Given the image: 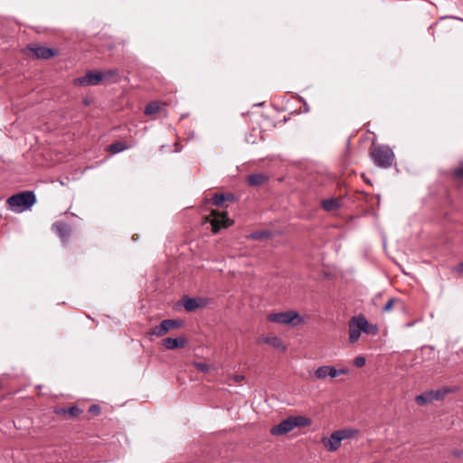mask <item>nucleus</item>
I'll list each match as a JSON object with an SVG mask.
<instances>
[{
  "label": "nucleus",
  "instance_id": "nucleus-23",
  "mask_svg": "<svg viewBox=\"0 0 463 463\" xmlns=\"http://www.w3.org/2000/svg\"><path fill=\"white\" fill-rule=\"evenodd\" d=\"M363 332L369 335H375L378 332V327L375 325H370L367 322V325L363 328Z\"/></svg>",
  "mask_w": 463,
  "mask_h": 463
},
{
  "label": "nucleus",
  "instance_id": "nucleus-9",
  "mask_svg": "<svg viewBox=\"0 0 463 463\" xmlns=\"http://www.w3.org/2000/svg\"><path fill=\"white\" fill-rule=\"evenodd\" d=\"M28 50L32 52L36 58L44 60L50 59L56 54V51L53 49L38 44L29 45Z\"/></svg>",
  "mask_w": 463,
  "mask_h": 463
},
{
  "label": "nucleus",
  "instance_id": "nucleus-11",
  "mask_svg": "<svg viewBox=\"0 0 463 463\" xmlns=\"http://www.w3.org/2000/svg\"><path fill=\"white\" fill-rule=\"evenodd\" d=\"M52 231L62 241H66L71 235V226L64 222H56L52 226Z\"/></svg>",
  "mask_w": 463,
  "mask_h": 463
},
{
  "label": "nucleus",
  "instance_id": "nucleus-3",
  "mask_svg": "<svg viewBox=\"0 0 463 463\" xmlns=\"http://www.w3.org/2000/svg\"><path fill=\"white\" fill-rule=\"evenodd\" d=\"M373 164L381 168H389L394 161V153L388 146L382 145L373 147L371 151Z\"/></svg>",
  "mask_w": 463,
  "mask_h": 463
},
{
  "label": "nucleus",
  "instance_id": "nucleus-10",
  "mask_svg": "<svg viewBox=\"0 0 463 463\" xmlns=\"http://www.w3.org/2000/svg\"><path fill=\"white\" fill-rule=\"evenodd\" d=\"M340 433L336 430L330 437L322 439V443L328 451H335L341 446L343 437L339 436Z\"/></svg>",
  "mask_w": 463,
  "mask_h": 463
},
{
  "label": "nucleus",
  "instance_id": "nucleus-8",
  "mask_svg": "<svg viewBox=\"0 0 463 463\" xmlns=\"http://www.w3.org/2000/svg\"><path fill=\"white\" fill-rule=\"evenodd\" d=\"M103 78L104 76L100 72L89 71L85 76L75 79L74 84L80 86H95L98 85Z\"/></svg>",
  "mask_w": 463,
  "mask_h": 463
},
{
  "label": "nucleus",
  "instance_id": "nucleus-7",
  "mask_svg": "<svg viewBox=\"0 0 463 463\" xmlns=\"http://www.w3.org/2000/svg\"><path fill=\"white\" fill-rule=\"evenodd\" d=\"M213 218H207V221L211 222L212 232L213 233H217L222 228L229 227L232 224V222L227 217L226 213H215L213 211L212 213Z\"/></svg>",
  "mask_w": 463,
  "mask_h": 463
},
{
  "label": "nucleus",
  "instance_id": "nucleus-26",
  "mask_svg": "<svg viewBox=\"0 0 463 463\" xmlns=\"http://www.w3.org/2000/svg\"><path fill=\"white\" fill-rule=\"evenodd\" d=\"M337 431L341 432L339 436L343 437V439H348L357 432V430H342Z\"/></svg>",
  "mask_w": 463,
  "mask_h": 463
},
{
  "label": "nucleus",
  "instance_id": "nucleus-20",
  "mask_svg": "<svg viewBox=\"0 0 463 463\" xmlns=\"http://www.w3.org/2000/svg\"><path fill=\"white\" fill-rule=\"evenodd\" d=\"M149 335H155V336H163L166 334L165 327L162 324V322L158 325L151 328L148 333Z\"/></svg>",
  "mask_w": 463,
  "mask_h": 463
},
{
  "label": "nucleus",
  "instance_id": "nucleus-1",
  "mask_svg": "<svg viewBox=\"0 0 463 463\" xmlns=\"http://www.w3.org/2000/svg\"><path fill=\"white\" fill-rule=\"evenodd\" d=\"M311 420L305 416H289L281 420L278 425L270 429V433L274 436L286 435L297 427H307L311 425Z\"/></svg>",
  "mask_w": 463,
  "mask_h": 463
},
{
  "label": "nucleus",
  "instance_id": "nucleus-22",
  "mask_svg": "<svg viewBox=\"0 0 463 463\" xmlns=\"http://www.w3.org/2000/svg\"><path fill=\"white\" fill-rule=\"evenodd\" d=\"M159 110V106L158 104L155 103V102H152V103H149L146 109H145V114L146 115H151V114H155L156 113L157 111Z\"/></svg>",
  "mask_w": 463,
  "mask_h": 463
},
{
  "label": "nucleus",
  "instance_id": "nucleus-18",
  "mask_svg": "<svg viewBox=\"0 0 463 463\" xmlns=\"http://www.w3.org/2000/svg\"><path fill=\"white\" fill-rule=\"evenodd\" d=\"M183 306L186 311L192 312L200 306V303L196 298L186 297L183 299Z\"/></svg>",
  "mask_w": 463,
  "mask_h": 463
},
{
  "label": "nucleus",
  "instance_id": "nucleus-12",
  "mask_svg": "<svg viewBox=\"0 0 463 463\" xmlns=\"http://www.w3.org/2000/svg\"><path fill=\"white\" fill-rule=\"evenodd\" d=\"M163 345L168 350L176 348H183L186 345V339L184 337H166L162 341Z\"/></svg>",
  "mask_w": 463,
  "mask_h": 463
},
{
  "label": "nucleus",
  "instance_id": "nucleus-35",
  "mask_svg": "<svg viewBox=\"0 0 463 463\" xmlns=\"http://www.w3.org/2000/svg\"><path fill=\"white\" fill-rule=\"evenodd\" d=\"M241 379H242V377H241V376L237 377V381H240Z\"/></svg>",
  "mask_w": 463,
  "mask_h": 463
},
{
  "label": "nucleus",
  "instance_id": "nucleus-29",
  "mask_svg": "<svg viewBox=\"0 0 463 463\" xmlns=\"http://www.w3.org/2000/svg\"><path fill=\"white\" fill-rule=\"evenodd\" d=\"M354 364L356 367H362L365 364V358L364 356H357L354 360Z\"/></svg>",
  "mask_w": 463,
  "mask_h": 463
},
{
  "label": "nucleus",
  "instance_id": "nucleus-30",
  "mask_svg": "<svg viewBox=\"0 0 463 463\" xmlns=\"http://www.w3.org/2000/svg\"><path fill=\"white\" fill-rule=\"evenodd\" d=\"M445 393H446V392L441 391V390H438V391L434 392L435 401L443 399Z\"/></svg>",
  "mask_w": 463,
  "mask_h": 463
},
{
  "label": "nucleus",
  "instance_id": "nucleus-4",
  "mask_svg": "<svg viewBox=\"0 0 463 463\" xmlns=\"http://www.w3.org/2000/svg\"><path fill=\"white\" fill-rule=\"evenodd\" d=\"M267 319L272 323L296 326L303 322V318L296 311H287L269 314Z\"/></svg>",
  "mask_w": 463,
  "mask_h": 463
},
{
  "label": "nucleus",
  "instance_id": "nucleus-14",
  "mask_svg": "<svg viewBox=\"0 0 463 463\" xmlns=\"http://www.w3.org/2000/svg\"><path fill=\"white\" fill-rule=\"evenodd\" d=\"M322 208L326 212H332L340 207V200L335 198H329L323 200L321 203Z\"/></svg>",
  "mask_w": 463,
  "mask_h": 463
},
{
  "label": "nucleus",
  "instance_id": "nucleus-25",
  "mask_svg": "<svg viewBox=\"0 0 463 463\" xmlns=\"http://www.w3.org/2000/svg\"><path fill=\"white\" fill-rule=\"evenodd\" d=\"M194 367L197 370H199V371H201L203 373H207L211 369L210 364H208L206 363H201V362L200 363H194Z\"/></svg>",
  "mask_w": 463,
  "mask_h": 463
},
{
  "label": "nucleus",
  "instance_id": "nucleus-5",
  "mask_svg": "<svg viewBox=\"0 0 463 463\" xmlns=\"http://www.w3.org/2000/svg\"><path fill=\"white\" fill-rule=\"evenodd\" d=\"M367 319L364 316L353 317L349 321V341L354 344L358 341Z\"/></svg>",
  "mask_w": 463,
  "mask_h": 463
},
{
  "label": "nucleus",
  "instance_id": "nucleus-15",
  "mask_svg": "<svg viewBox=\"0 0 463 463\" xmlns=\"http://www.w3.org/2000/svg\"><path fill=\"white\" fill-rule=\"evenodd\" d=\"M415 401L420 405H425L435 401L434 391H429L416 396Z\"/></svg>",
  "mask_w": 463,
  "mask_h": 463
},
{
  "label": "nucleus",
  "instance_id": "nucleus-32",
  "mask_svg": "<svg viewBox=\"0 0 463 463\" xmlns=\"http://www.w3.org/2000/svg\"><path fill=\"white\" fill-rule=\"evenodd\" d=\"M455 270L458 273L463 274V261L460 262L456 268Z\"/></svg>",
  "mask_w": 463,
  "mask_h": 463
},
{
  "label": "nucleus",
  "instance_id": "nucleus-24",
  "mask_svg": "<svg viewBox=\"0 0 463 463\" xmlns=\"http://www.w3.org/2000/svg\"><path fill=\"white\" fill-rule=\"evenodd\" d=\"M67 413H69L71 417H78L82 413V410L78 406H71L67 409Z\"/></svg>",
  "mask_w": 463,
  "mask_h": 463
},
{
  "label": "nucleus",
  "instance_id": "nucleus-19",
  "mask_svg": "<svg viewBox=\"0 0 463 463\" xmlns=\"http://www.w3.org/2000/svg\"><path fill=\"white\" fill-rule=\"evenodd\" d=\"M232 194H216L213 197V203L218 207H221L223 205L224 202L228 199H232Z\"/></svg>",
  "mask_w": 463,
  "mask_h": 463
},
{
  "label": "nucleus",
  "instance_id": "nucleus-27",
  "mask_svg": "<svg viewBox=\"0 0 463 463\" xmlns=\"http://www.w3.org/2000/svg\"><path fill=\"white\" fill-rule=\"evenodd\" d=\"M396 301H397V299H396V298H390V299L386 302V304L384 305V307H383V312H389V311H391V310H392V306H393L394 302H396Z\"/></svg>",
  "mask_w": 463,
  "mask_h": 463
},
{
  "label": "nucleus",
  "instance_id": "nucleus-16",
  "mask_svg": "<svg viewBox=\"0 0 463 463\" xmlns=\"http://www.w3.org/2000/svg\"><path fill=\"white\" fill-rule=\"evenodd\" d=\"M267 181V176L262 174H252L248 176V183L252 186H258Z\"/></svg>",
  "mask_w": 463,
  "mask_h": 463
},
{
  "label": "nucleus",
  "instance_id": "nucleus-13",
  "mask_svg": "<svg viewBox=\"0 0 463 463\" xmlns=\"http://www.w3.org/2000/svg\"><path fill=\"white\" fill-rule=\"evenodd\" d=\"M262 341L270 345L271 347L280 351L285 352L287 350V346L284 345L283 341L276 335L265 336L262 338Z\"/></svg>",
  "mask_w": 463,
  "mask_h": 463
},
{
  "label": "nucleus",
  "instance_id": "nucleus-33",
  "mask_svg": "<svg viewBox=\"0 0 463 463\" xmlns=\"http://www.w3.org/2000/svg\"><path fill=\"white\" fill-rule=\"evenodd\" d=\"M56 412L58 414H66L67 413V409L66 408H61V409L56 411Z\"/></svg>",
  "mask_w": 463,
  "mask_h": 463
},
{
  "label": "nucleus",
  "instance_id": "nucleus-6",
  "mask_svg": "<svg viewBox=\"0 0 463 463\" xmlns=\"http://www.w3.org/2000/svg\"><path fill=\"white\" fill-rule=\"evenodd\" d=\"M349 373V369L347 368H341V369H335L334 366L331 365H324L318 367L314 374L315 377L318 380H324L327 376L331 378H335L341 374H347Z\"/></svg>",
  "mask_w": 463,
  "mask_h": 463
},
{
  "label": "nucleus",
  "instance_id": "nucleus-34",
  "mask_svg": "<svg viewBox=\"0 0 463 463\" xmlns=\"http://www.w3.org/2000/svg\"><path fill=\"white\" fill-rule=\"evenodd\" d=\"M253 238H260V236L257 235V234H253L252 235Z\"/></svg>",
  "mask_w": 463,
  "mask_h": 463
},
{
  "label": "nucleus",
  "instance_id": "nucleus-2",
  "mask_svg": "<svg viewBox=\"0 0 463 463\" xmlns=\"http://www.w3.org/2000/svg\"><path fill=\"white\" fill-rule=\"evenodd\" d=\"M36 203L33 191L21 192L7 199L9 209L14 213H23L29 210Z\"/></svg>",
  "mask_w": 463,
  "mask_h": 463
},
{
  "label": "nucleus",
  "instance_id": "nucleus-28",
  "mask_svg": "<svg viewBox=\"0 0 463 463\" xmlns=\"http://www.w3.org/2000/svg\"><path fill=\"white\" fill-rule=\"evenodd\" d=\"M100 411H101V409H100L99 405H97V404H92L89 408V412L93 415H99L100 413Z\"/></svg>",
  "mask_w": 463,
  "mask_h": 463
},
{
  "label": "nucleus",
  "instance_id": "nucleus-17",
  "mask_svg": "<svg viewBox=\"0 0 463 463\" xmlns=\"http://www.w3.org/2000/svg\"><path fill=\"white\" fill-rule=\"evenodd\" d=\"M162 324L167 334L171 329L181 327L184 322L181 319H165Z\"/></svg>",
  "mask_w": 463,
  "mask_h": 463
},
{
  "label": "nucleus",
  "instance_id": "nucleus-21",
  "mask_svg": "<svg viewBox=\"0 0 463 463\" xmlns=\"http://www.w3.org/2000/svg\"><path fill=\"white\" fill-rule=\"evenodd\" d=\"M127 148H128V146H125V144L123 142H116V143L109 145V150L114 154L122 152V151L126 150Z\"/></svg>",
  "mask_w": 463,
  "mask_h": 463
},
{
  "label": "nucleus",
  "instance_id": "nucleus-31",
  "mask_svg": "<svg viewBox=\"0 0 463 463\" xmlns=\"http://www.w3.org/2000/svg\"><path fill=\"white\" fill-rule=\"evenodd\" d=\"M454 175L456 178H463V168H458L454 172Z\"/></svg>",
  "mask_w": 463,
  "mask_h": 463
}]
</instances>
